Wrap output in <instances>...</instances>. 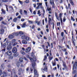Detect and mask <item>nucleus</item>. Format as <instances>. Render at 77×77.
<instances>
[{
    "mask_svg": "<svg viewBox=\"0 0 77 77\" xmlns=\"http://www.w3.org/2000/svg\"><path fill=\"white\" fill-rule=\"evenodd\" d=\"M20 12L21 15H23V10L22 9H20Z\"/></svg>",
    "mask_w": 77,
    "mask_h": 77,
    "instance_id": "obj_38",
    "label": "nucleus"
},
{
    "mask_svg": "<svg viewBox=\"0 0 77 77\" xmlns=\"http://www.w3.org/2000/svg\"><path fill=\"white\" fill-rule=\"evenodd\" d=\"M65 21H66V19H65V17H64L63 19V22L64 23Z\"/></svg>",
    "mask_w": 77,
    "mask_h": 77,
    "instance_id": "obj_50",
    "label": "nucleus"
},
{
    "mask_svg": "<svg viewBox=\"0 0 77 77\" xmlns=\"http://www.w3.org/2000/svg\"><path fill=\"white\" fill-rule=\"evenodd\" d=\"M17 18H15L13 19V21L14 22H17Z\"/></svg>",
    "mask_w": 77,
    "mask_h": 77,
    "instance_id": "obj_35",
    "label": "nucleus"
},
{
    "mask_svg": "<svg viewBox=\"0 0 77 77\" xmlns=\"http://www.w3.org/2000/svg\"><path fill=\"white\" fill-rule=\"evenodd\" d=\"M2 24H4L5 25H6V23H5V22L4 21H2Z\"/></svg>",
    "mask_w": 77,
    "mask_h": 77,
    "instance_id": "obj_55",
    "label": "nucleus"
},
{
    "mask_svg": "<svg viewBox=\"0 0 77 77\" xmlns=\"http://www.w3.org/2000/svg\"><path fill=\"white\" fill-rule=\"evenodd\" d=\"M1 68L2 69H5V64L4 63L2 64L1 65Z\"/></svg>",
    "mask_w": 77,
    "mask_h": 77,
    "instance_id": "obj_22",
    "label": "nucleus"
},
{
    "mask_svg": "<svg viewBox=\"0 0 77 77\" xmlns=\"http://www.w3.org/2000/svg\"><path fill=\"white\" fill-rule=\"evenodd\" d=\"M43 13L42 14V15L43 17H44V15L45 14V10H43Z\"/></svg>",
    "mask_w": 77,
    "mask_h": 77,
    "instance_id": "obj_42",
    "label": "nucleus"
},
{
    "mask_svg": "<svg viewBox=\"0 0 77 77\" xmlns=\"http://www.w3.org/2000/svg\"><path fill=\"white\" fill-rule=\"evenodd\" d=\"M53 56H49V60H51L52 59H53Z\"/></svg>",
    "mask_w": 77,
    "mask_h": 77,
    "instance_id": "obj_28",
    "label": "nucleus"
},
{
    "mask_svg": "<svg viewBox=\"0 0 77 77\" xmlns=\"http://www.w3.org/2000/svg\"><path fill=\"white\" fill-rule=\"evenodd\" d=\"M50 0V3L51 5H52L53 8H55V6L54 5V0Z\"/></svg>",
    "mask_w": 77,
    "mask_h": 77,
    "instance_id": "obj_5",
    "label": "nucleus"
},
{
    "mask_svg": "<svg viewBox=\"0 0 77 77\" xmlns=\"http://www.w3.org/2000/svg\"><path fill=\"white\" fill-rule=\"evenodd\" d=\"M28 22H29V23L30 24H32V23H33V22H32V21H31L30 20L28 21Z\"/></svg>",
    "mask_w": 77,
    "mask_h": 77,
    "instance_id": "obj_56",
    "label": "nucleus"
},
{
    "mask_svg": "<svg viewBox=\"0 0 77 77\" xmlns=\"http://www.w3.org/2000/svg\"><path fill=\"white\" fill-rule=\"evenodd\" d=\"M14 53L13 54L14 57H17V56H18L19 55V53H18L14 52Z\"/></svg>",
    "mask_w": 77,
    "mask_h": 77,
    "instance_id": "obj_17",
    "label": "nucleus"
},
{
    "mask_svg": "<svg viewBox=\"0 0 77 77\" xmlns=\"http://www.w3.org/2000/svg\"><path fill=\"white\" fill-rule=\"evenodd\" d=\"M9 58L10 59H13V57L12 56H10Z\"/></svg>",
    "mask_w": 77,
    "mask_h": 77,
    "instance_id": "obj_48",
    "label": "nucleus"
},
{
    "mask_svg": "<svg viewBox=\"0 0 77 77\" xmlns=\"http://www.w3.org/2000/svg\"><path fill=\"white\" fill-rule=\"evenodd\" d=\"M2 71L0 69V76H2Z\"/></svg>",
    "mask_w": 77,
    "mask_h": 77,
    "instance_id": "obj_46",
    "label": "nucleus"
},
{
    "mask_svg": "<svg viewBox=\"0 0 77 77\" xmlns=\"http://www.w3.org/2000/svg\"><path fill=\"white\" fill-rule=\"evenodd\" d=\"M20 53H21V54L23 55L25 54V52L23 51H20Z\"/></svg>",
    "mask_w": 77,
    "mask_h": 77,
    "instance_id": "obj_36",
    "label": "nucleus"
},
{
    "mask_svg": "<svg viewBox=\"0 0 77 77\" xmlns=\"http://www.w3.org/2000/svg\"><path fill=\"white\" fill-rule=\"evenodd\" d=\"M26 23H23V24L22 25V27L23 28L26 27Z\"/></svg>",
    "mask_w": 77,
    "mask_h": 77,
    "instance_id": "obj_25",
    "label": "nucleus"
},
{
    "mask_svg": "<svg viewBox=\"0 0 77 77\" xmlns=\"http://www.w3.org/2000/svg\"><path fill=\"white\" fill-rule=\"evenodd\" d=\"M47 9L49 12V14H51V12H52L51 8H47Z\"/></svg>",
    "mask_w": 77,
    "mask_h": 77,
    "instance_id": "obj_13",
    "label": "nucleus"
},
{
    "mask_svg": "<svg viewBox=\"0 0 77 77\" xmlns=\"http://www.w3.org/2000/svg\"><path fill=\"white\" fill-rule=\"evenodd\" d=\"M24 21V19H23V18H22V19H21V21Z\"/></svg>",
    "mask_w": 77,
    "mask_h": 77,
    "instance_id": "obj_63",
    "label": "nucleus"
},
{
    "mask_svg": "<svg viewBox=\"0 0 77 77\" xmlns=\"http://www.w3.org/2000/svg\"><path fill=\"white\" fill-rule=\"evenodd\" d=\"M63 35H64V32H62L61 33V36H62V37H63Z\"/></svg>",
    "mask_w": 77,
    "mask_h": 77,
    "instance_id": "obj_43",
    "label": "nucleus"
},
{
    "mask_svg": "<svg viewBox=\"0 0 77 77\" xmlns=\"http://www.w3.org/2000/svg\"><path fill=\"white\" fill-rule=\"evenodd\" d=\"M18 2L21 5H23V2H22V1H21L20 0H19Z\"/></svg>",
    "mask_w": 77,
    "mask_h": 77,
    "instance_id": "obj_44",
    "label": "nucleus"
},
{
    "mask_svg": "<svg viewBox=\"0 0 77 77\" xmlns=\"http://www.w3.org/2000/svg\"><path fill=\"white\" fill-rule=\"evenodd\" d=\"M23 58H20L19 59V61L17 62V66H19L20 65V64H22L23 63Z\"/></svg>",
    "mask_w": 77,
    "mask_h": 77,
    "instance_id": "obj_3",
    "label": "nucleus"
},
{
    "mask_svg": "<svg viewBox=\"0 0 77 77\" xmlns=\"http://www.w3.org/2000/svg\"><path fill=\"white\" fill-rule=\"evenodd\" d=\"M12 49V46H8L7 48V50H10Z\"/></svg>",
    "mask_w": 77,
    "mask_h": 77,
    "instance_id": "obj_20",
    "label": "nucleus"
},
{
    "mask_svg": "<svg viewBox=\"0 0 77 77\" xmlns=\"http://www.w3.org/2000/svg\"><path fill=\"white\" fill-rule=\"evenodd\" d=\"M31 56H32V58H30L29 55H28L27 56V58H28V59H29L32 62H35V61H36V57H35V56L34 55L32 56L31 55Z\"/></svg>",
    "mask_w": 77,
    "mask_h": 77,
    "instance_id": "obj_2",
    "label": "nucleus"
},
{
    "mask_svg": "<svg viewBox=\"0 0 77 77\" xmlns=\"http://www.w3.org/2000/svg\"><path fill=\"white\" fill-rule=\"evenodd\" d=\"M62 50L63 51H64V52H66V48H65L64 49H62Z\"/></svg>",
    "mask_w": 77,
    "mask_h": 77,
    "instance_id": "obj_58",
    "label": "nucleus"
},
{
    "mask_svg": "<svg viewBox=\"0 0 77 77\" xmlns=\"http://www.w3.org/2000/svg\"><path fill=\"white\" fill-rule=\"evenodd\" d=\"M43 70L45 71H47V66H45L44 68L43 69Z\"/></svg>",
    "mask_w": 77,
    "mask_h": 77,
    "instance_id": "obj_29",
    "label": "nucleus"
},
{
    "mask_svg": "<svg viewBox=\"0 0 77 77\" xmlns=\"http://www.w3.org/2000/svg\"><path fill=\"white\" fill-rule=\"evenodd\" d=\"M25 2L26 3H28L29 2V0H26L25 1Z\"/></svg>",
    "mask_w": 77,
    "mask_h": 77,
    "instance_id": "obj_51",
    "label": "nucleus"
},
{
    "mask_svg": "<svg viewBox=\"0 0 77 77\" xmlns=\"http://www.w3.org/2000/svg\"><path fill=\"white\" fill-rule=\"evenodd\" d=\"M52 63L53 64V66H56V61L54 62L53 61H52Z\"/></svg>",
    "mask_w": 77,
    "mask_h": 77,
    "instance_id": "obj_32",
    "label": "nucleus"
},
{
    "mask_svg": "<svg viewBox=\"0 0 77 77\" xmlns=\"http://www.w3.org/2000/svg\"><path fill=\"white\" fill-rule=\"evenodd\" d=\"M29 11H30L31 13L32 14V8H30Z\"/></svg>",
    "mask_w": 77,
    "mask_h": 77,
    "instance_id": "obj_61",
    "label": "nucleus"
},
{
    "mask_svg": "<svg viewBox=\"0 0 77 77\" xmlns=\"http://www.w3.org/2000/svg\"><path fill=\"white\" fill-rule=\"evenodd\" d=\"M23 14L24 15H27V11L26 10H24Z\"/></svg>",
    "mask_w": 77,
    "mask_h": 77,
    "instance_id": "obj_19",
    "label": "nucleus"
},
{
    "mask_svg": "<svg viewBox=\"0 0 77 77\" xmlns=\"http://www.w3.org/2000/svg\"><path fill=\"white\" fill-rule=\"evenodd\" d=\"M6 44L8 45V46H11V45H12L13 44H12V42H8V40H7L6 41Z\"/></svg>",
    "mask_w": 77,
    "mask_h": 77,
    "instance_id": "obj_8",
    "label": "nucleus"
},
{
    "mask_svg": "<svg viewBox=\"0 0 77 77\" xmlns=\"http://www.w3.org/2000/svg\"><path fill=\"white\" fill-rule=\"evenodd\" d=\"M2 11L3 14H6V11H5L3 9H2Z\"/></svg>",
    "mask_w": 77,
    "mask_h": 77,
    "instance_id": "obj_31",
    "label": "nucleus"
},
{
    "mask_svg": "<svg viewBox=\"0 0 77 77\" xmlns=\"http://www.w3.org/2000/svg\"><path fill=\"white\" fill-rule=\"evenodd\" d=\"M16 41V40L15 39H13L11 40V42H12V44H13V42H15Z\"/></svg>",
    "mask_w": 77,
    "mask_h": 77,
    "instance_id": "obj_37",
    "label": "nucleus"
},
{
    "mask_svg": "<svg viewBox=\"0 0 77 77\" xmlns=\"http://www.w3.org/2000/svg\"><path fill=\"white\" fill-rule=\"evenodd\" d=\"M22 43L23 44H27V42L25 40H23L22 41Z\"/></svg>",
    "mask_w": 77,
    "mask_h": 77,
    "instance_id": "obj_23",
    "label": "nucleus"
},
{
    "mask_svg": "<svg viewBox=\"0 0 77 77\" xmlns=\"http://www.w3.org/2000/svg\"><path fill=\"white\" fill-rule=\"evenodd\" d=\"M29 67H28L26 69V72H27L28 71H29Z\"/></svg>",
    "mask_w": 77,
    "mask_h": 77,
    "instance_id": "obj_59",
    "label": "nucleus"
},
{
    "mask_svg": "<svg viewBox=\"0 0 77 77\" xmlns=\"http://www.w3.org/2000/svg\"><path fill=\"white\" fill-rule=\"evenodd\" d=\"M4 32H5V30L4 29L1 28L0 29V34H3L4 33Z\"/></svg>",
    "mask_w": 77,
    "mask_h": 77,
    "instance_id": "obj_15",
    "label": "nucleus"
},
{
    "mask_svg": "<svg viewBox=\"0 0 77 77\" xmlns=\"http://www.w3.org/2000/svg\"><path fill=\"white\" fill-rule=\"evenodd\" d=\"M23 38H22V39H25L26 41H29V39H30V38L29 37L27 36H25V35L24 36V37H23Z\"/></svg>",
    "mask_w": 77,
    "mask_h": 77,
    "instance_id": "obj_7",
    "label": "nucleus"
},
{
    "mask_svg": "<svg viewBox=\"0 0 77 77\" xmlns=\"http://www.w3.org/2000/svg\"><path fill=\"white\" fill-rule=\"evenodd\" d=\"M69 2L71 4L72 6H74V2H72V0H69Z\"/></svg>",
    "mask_w": 77,
    "mask_h": 77,
    "instance_id": "obj_27",
    "label": "nucleus"
},
{
    "mask_svg": "<svg viewBox=\"0 0 77 77\" xmlns=\"http://www.w3.org/2000/svg\"><path fill=\"white\" fill-rule=\"evenodd\" d=\"M55 16L56 17V19L57 20H58V21H60V17H59V16H58V15H57V13L56 12H55Z\"/></svg>",
    "mask_w": 77,
    "mask_h": 77,
    "instance_id": "obj_12",
    "label": "nucleus"
},
{
    "mask_svg": "<svg viewBox=\"0 0 77 77\" xmlns=\"http://www.w3.org/2000/svg\"><path fill=\"white\" fill-rule=\"evenodd\" d=\"M47 56H44V58L43 60H46V59H47Z\"/></svg>",
    "mask_w": 77,
    "mask_h": 77,
    "instance_id": "obj_45",
    "label": "nucleus"
},
{
    "mask_svg": "<svg viewBox=\"0 0 77 77\" xmlns=\"http://www.w3.org/2000/svg\"><path fill=\"white\" fill-rule=\"evenodd\" d=\"M7 54L8 56H11L12 54V52L10 51H7Z\"/></svg>",
    "mask_w": 77,
    "mask_h": 77,
    "instance_id": "obj_18",
    "label": "nucleus"
},
{
    "mask_svg": "<svg viewBox=\"0 0 77 77\" xmlns=\"http://www.w3.org/2000/svg\"><path fill=\"white\" fill-rule=\"evenodd\" d=\"M12 51L13 53H16L17 51V48L15 47H14L12 49Z\"/></svg>",
    "mask_w": 77,
    "mask_h": 77,
    "instance_id": "obj_10",
    "label": "nucleus"
},
{
    "mask_svg": "<svg viewBox=\"0 0 77 77\" xmlns=\"http://www.w3.org/2000/svg\"><path fill=\"white\" fill-rule=\"evenodd\" d=\"M49 20H48V23L49 24H50V22L51 21V19L50 18V17H48V18Z\"/></svg>",
    "mask_w": 77,
    "mask_h": 77,
    "instance_id": "obj_33",
    "label": "nucleus"
},
{
    "mask_svg": "<svg viewBox=\"0 0 77 77\" xmlns=\"http://www.w3.org/2000/svg\"><path fill=\"white\" fill-rule=\"evenodd\" d=\"M14 77H18V76L17 75H14Z\"/></svg>",
    "mask_w": 77,
    "mask_h": 77,
    "instance_id": "obj_64",
    "label": "nucleus"
},
{
    "mask_svg": "<svg viewBox=\"0 0 77 77\" xmlns=\"http://www.w3.org/2000/svg\"><path fill=\"white\" fill-rule=\"evenodd\" d=\"M71 20H72V21H75V19H74L72 16L71 17Z\"/></svg>",
    "mask_w": 77,
    "mask_h": 77,
    "instance_id": "obj_41",
    "label": "nucleus"
},
{
    "mask_svg": "<svg viewBox=\"0 0 77 77\" xmlns=\"http://www.w3.org/2000/svg\"><path fill=\"white\" fill-rule=\"evenodd\" d=\"M37 14L39 15L38 16H41V12H40V10H38L37 11Z\"/></svg>",
    "mask_w": 77,
    "mask_h": 77,
    "instance_id": "obj_30",
    "label": "nucleus"
},
{
    "mask_svg": "<svg viewBox=\"0 0 77 77\" xmlns=\"http://www.w3.org/2000/svg\"><path fill=\"white\" fill-rule=\"evenodd\" d=\"M45 22H46V23H47V17L45 18Z\"/></svg>",
    "mask_w": 77,
    "mask_h": 77,
    "instance_id": "obj_60",
    "label": "nucleus"
},
{
    "mask_svg": "<svg viewBox=\"0 0 77 77\" xmlns=\"http://www.w3.org/2000/svg\"><path fill=\"white\" fill-rule=\"evenodd\" d=\"M2 44V47H3V48H5V47H6V43H4V44H3V45H2V44Z\"/></svg>",
    "mask_w": 77,
    "mask_h": 77,
    "instance_id": "obj_26",
    "label": "nucleus"
},
{
    "mask_svg": "<svg viewBox=\"0 0 77 77\" xmlns=\"http://www.w3.org/2000/svg\"><path fill=\"white\" fill-rule=\"evenodd\" d=\"M2 74L4 76H5V77H6L8 75V73H6L5 71L3 72Z\"/></svg>",
    "mask_w": 77,
    "mask_h": 77,
    "instance_id": "obj_21",
    "label": "nucleus"
},
{
    "mask_svg": "<svg viewBox=\"0 0 77 77\" xmlns=\"http://www.w3.org/2000/svg\"><path fill=\"white\" fill-rule=\"evenodd\" d=\"M31 50V48H30V47H28L26 49V53H28V52H29Z\"/></svg>",
    "mask_w": 77,
    "mask_h": 77,
    "instance_id": "obj_14",
    "label": "nucleus"
},
{
    "mask_svg": "<svg viewBox=\"0 0 77 77\" xmlns=\"http://www.w3.org/2000/svg\"><path fill=\"white\" fill-rule=\"evenodd\" d=\"M13 72H14V74H15V73H16V72H15V69H13Z\"/></svg>",
    "mask_w": 77,
    "mask_h": 77,
    "instance_id": "obj_47",
    "label": "nucleus"
},
{
    "mask_svg": "<svg viewBox=\"0 0 77 77\" xmlns=\"http://www.w3.org/2000/svg\"><path fill=\"white\" fill-rule=\"evenodd\" d=\"M8 1V0H2L3 2H7Z\"/></svg>",
    "mask_w": 77,
    "mask_h": 77,
    "instance_id": "obj_54",
    "label": "nucleus"
},
{
    "mask_svg": "<svg viewBox=\"0 0 77 77\" xmlns=\"http://www.w3.org/2000/svg\"><path fill=\"white\" fill-rule=\"evenodd\" d=\"M59 17L60 18V20L61 22V25H62L63 24V22H62V13H60L59 14Z\"/></svg>",
    "mask_w": 77,
    "mask_h": 77,
    "instance_id": "obj_9",
    "label": "nucleus"
},
{
    "mask_svg": "<svg viewBox=\"0 0 77 77\" xmlns=\"http://www.w3.org/2000/svg\"><path fill=\"white\" fill-rule=\"evenodd\" d=\"M32 67H31L30 68V70L31 72L33 71V69H34V77H38L39 75L38 72H37L36 69L35 68V62H33L32 63Z\"/></svg>",
    "mask_w": 77,
    "mask_h": 77,
    "instance_id": "obj_1",
    "label": "nucleus"
},
{
    "mask_svg": "<svg viewBox=\"0 0 77 77\" xmlns=\"http://www.w3.org/2000/svg\"><path fill=\"white\" fill-rule=\"evenodd\" d=\"M3 17H0V21H2V20H3Z\"/></svg>",
    "mask_w": 77,
    "mask_h": 77,
    "instance_id": "obj_57",
    "label": "nucleus"
},
{
    "mask_svg": "<svg viewBox=\"0 0 77 77\" xmlns=\"http://www.w3.org/2000/svg\"><path fill=\"white\" fill-rule=\"evenodd\" d=\"M19 34L20 35V36H21V39L23 38V37L25 35L23 33V32L21 31H20L19 32Z\"/></svg>",
    "mask_w": 77,
    "mask_h": 77,
    "instance_id": "obj_6",
    "label": "nucleus"
},
{
    "mask_svg": "<svg viewBox=\"0 0 77 77\" xmlns=\"http://www.w3.org/2000/svg\"><path fill=\"white\" fill-rule=\"evenodd\" d=\"M37 5H38L39 8H41L42 6V3H37Z\"/></svg>",
    "mask_w": 77,
    "mask_h": 77,
    "instance_id": "obj_24",
    "label": "nucleus"
},
{
    "mask_svg": "<svg viewBox=\"0 0 77 77\" xmlns=\"http://www.w3.org/2000/svg\"><path fill=\"white\" fill-rule=\"evenodd\" d=\"M18 18H19V19H21V16H19L17 17Z\"/></svg>",
    "mask_w": 77,
    "mask_h": 77,
    "instance_id": "obj_62",
    "label": "nucleus"
},
{
    "mask_svg": "<svg viewBox=\"0 0 77 77\" xmlns=\"http://www.w3.org/2000/svg\"><path fill=\"white\" fill-rule=\"evenodd\" d=\"M63 66L64 67L65 69L66 70L67 69V67L66 66V63L64 62H63Z\"/></svg>",
    "mask_w": 77,
    "mask_h": 77,
    "instance_id": "obj_16",
    "label": "nucleus"
},
{
    "mask_svg": "<svg viewBox=\"0 0 77 77\" xmlns=\"http://www.w3.org/2000/svg\"><path fill=\"white\" fill-rule=\"evenodd\" d=\"M20 72H21V71H22V68H20L18 70Z\"/></svg>",
    "mask_w": 77,
    "mask_h": 77,
    "instance_id": "obj_49",
    "label": "nucleus"
},
{
    "mask_svg": "<svg viewBox=\"0 0 77 77\" xmlns=\"http://www.w3.org/2000/svg\"><path fill=\"white\" fill-rule=\"evenodd\" d=\"M15 36H18L19 35V32H17L16 33H15Z\"/></svg>",
    "mask_w": 77,
    "mask_h": 77,
    "instance_id": "obj_39",
    "label": "nucleus"
},
{
    "mask_svg": "<svg viewBox=\"0 0 77 77\" xmlns=\"http://www.w3.org/2000/svg\"><path fill=\"white\" fill-rule=\"evenodd\" d=\"M68 8H69L71 10V4H68Z\"/></svg>",
    "mask_w": 77,
    "mask_h": 77,
    "instance_id": "obj_34",
    "label": "nucleus"
},
{
    "mask_svg": "<svg viewBox=\"0 0 77 77\" xmlns=\"http://www.w3.org/2000/svg\"><path fill=\"white\" fill-rule=\"evenodd\" d=\"M15 37V32L13 33L12 34L9 35L8 38L10 39H13Z\"/></svg>",
    "mask_w": 77,
    "mask_h": 77,
    "instance_id": "obj_4",
    "label": "nucleus"
},
{
    "mask_svg": "<svg viewBox=\"0 0 77 77\" xmlns=\"http://www.w3.org/2000/svg\"><path fill=\"white\" fill-rule=\"evenodd\" d=\"M18 44V43L17 42H15L12 45L13 46H15V45H17Z\"/></svg>",
    "mask_w": 77,
    "mask_h": 77,
    "instance_id": "obj_40",
    "label": "nucleus"
},
{
    "mask_svg": "<svg viewBox=\"0 0 77 77\" xmlns=\"http://www.w3.org/2000/svg\"><path fill=\"white\" fill-rule=\"evenodd\" d=\"M76 70H75L73 72V74H75L76 72H77L76 71Z\"/></svg>",
    "mask_w": 77,
    "mask_h": 77,
    "instance_id": "obj_52",
    "label": "nucleus"
},
{
    "mask_svg": "<svg viewBox=\"0 0 77 77\" xmlns=\"http://www.w3.org/2000/svg\"><path fill=\"white\" fill-rule=\"evenodd\" d=\"M77 67V62L76 61L75 63L74 66H73V69H76Z\"/></svg>",
    "mask_w": 77,
    "mask_h": 77,
    "instance_id": "obj_11",
    "label": "nucleus"
},
{
    "mask_svg": "<svg viewBox=\"0 0 77 77\" xmlns=\"http://www.w3.org/2000/svg\"><path fill=\"white\" fill-rule=\"evenodd\" d=\"M38 19H37L35 20V23H38Z\"/></svg>",
    "mask_w": 77,
    "mask_h": 77,
    "instance_id": "obj_53",
    "label": "nucleus"
}]
</instances>
